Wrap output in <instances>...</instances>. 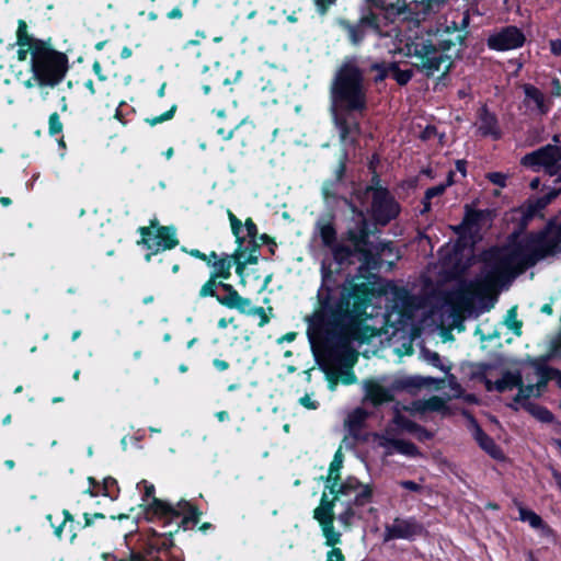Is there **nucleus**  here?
Here are the masks:
<instances>
[{
	"instance_id": "774afa93",
	"label": "nucleus",
	"mask_w": 561,
	"mask_h": 561,
	"mask_svg": "<svg viewBox=\"0 0 561 561\" xmlns=\"http://www.w3.org/2000/svg\"><path fill=\"white\" fill-rule=\"evenodd\" d=\"M161 557L164 559V561H184L182 551L178 548Z\"/></svg>"
},
{
	"instance_id": "ea45409f",
	"label": "nucleus",
	"mask_w": 561,
	"mask_h": 561,
	"mask_svg": "<svg viewBox=\"0 0 561 561\" xmlns=\"http://www.w3.org/2000/svg\"><path fill=\"white\" fill-rule=\"evenodd\" d=\"M516 389H518V392L514 397V402L519 403L523 409L525 410V404L529 401V398L531 396L538 398L541 396V391L537 390V383L536 385H524L522 382V386H518Z\"/></svg>"
},
{
	"instance_id": "0eeeda50",
	"label": "nucleus",
	"mask_w": 561,
	"mask_h": 561,
	"mask_svg": "<svg viewBox=\"0 0 561 561\" xmlns=\"http://www.w3.org/2000/svg\"><path fill=\"white\" fill-rule=\"evenodd\" d=\"M405 57L415 58L411 64L416 72L426 78H433L437 73L438 80L446 78L453 69L454 61L447 54L437 51L432 39L410 41L400 50Z\"/></svg>"
},
{
	"instance_id": "864d4df0",
	"label": "nucleus",
	"mask_w": 561,
	"mask_h": 561,
	"mask_svg": "<svg viewBox=\"0 0 561 561\" xmlns=\"http://www.w3.org/2000/svg\"><path fill=\"white\" fill-rule=\"evenodd\" d=\"M185 1H180L172 9L165 11L164 16L169 21H181L184 18Z\"/></svg>"
},
{
	"instance_id": "5fc2aeb1",
	"label": "nucleus",
	"mask_w": 561,
	"mask_h": 561,
	"mask_svg": "<svg viewBox=\"0 0 561 561\" xmlns=\"http://www.w3.org/2000/svg\"><path fill=\"white\" fill-rule=\"evenodd\" d=\"M211 271L210 273H219L224 272L227 268H230V262L228 261V253L222 252L218 260L211 262Z\"/></svg>"
},
{
	"instance_id": "6e6552de",
	"label": "nucleus",
	"mask_w": 561,
	"mask_h": 561,
	"mask_svg": "<svg viewBox=\"0 0 561 561\" xmlns=\"http://www.w3.org/2000/svg\"><path fill=\"white\" fill-rule=\"evenodd\" d=\"M355 217L348 224L346 230L342 233V241L355 247L362 260L369 264L379 256L386 247L390 244L380 242L375 244L370 237L376 232L377 227L370 222L364 211L354 207Z\"/></svg>"
},
{
	"instance_id": "2eb2a0df",
	"label": "nucleus",
	"mask_w": 561,
	"mask_h": 561,
	"mask_svg": "<svg viewBox=\"0 0 561 561\" xmlns=\"http://www.w3.org/2000/svg\"><path fill=\"white\" fill-rule=\"evenodd\" d=\"M242 76V70H237L233 76L229 73L228 67L221 65L219 61H214L211 65H206L202 70V90L204 94H209L211 89H221L222 87L230 85L237 82Z\"/></svg>"
},
{
	"instance_id": "69168bd1",
	"label": "nucleus",
	"mask_w": 561,
	"mask_h": 561,
	"mask_svg": "<svg viewBox=\"0 0 561 561\" xmlns=\"http://www.w3.org/2000/svg\"><path fill=\"white\" fill-rule=\"evenodd\" d=\"M438 131H437V128L436 126L434 125H427L421 133H420V136L419 138L422 140V141H427V140H431L432 138H434L435 136H437Z\"/></svg>"
},
{
	"instance_id": "79ce46f5",
	"label": "nucleus",
	"mask_w": 561,
	"mask_h": 561,
	"mask_svg": "<svg viewBox=\"0 0 561 561\" xmlns=\"http://www.w3.org/2000/svg\"><path fill=\"white\" fill-rule=\"evenodd\" d=\"M368 70L376 72V76L373 78L375 84L383 82L391 75L390 62L387 61L371 62Z\"/></svg>"
},
{
	"instance_id": "7c9ffc66",
	"label": "nucleus",
	"mask_w": 561,
	"mask_h": 561,
	"mask_svg": "<svg viewBox=\"0 0 561 561\" xmlns=\"http://www.w3.org/2000/svg\"><path fill=\"white\" fill-rule=\"evenodd\" d=\"M228 261L230 262V268L236 267V274L241 277V283L244 284L243 278L247 265H255L259 262L257 255H248L244 257V253L233 251L232 254H228Z\"/></svg>"
},
{
	"instance_id": "e433bc0d",
	"label": "nucleus",
	"mask_w": 561,
	"mask_h": 561,
	"mask_svg": "<svg viewBox=\"0 0 561 561\" xmlns=\"http://www.w3.org/2000/svg\"><path fill=\"white\" fill-rule=\"evenodd\" d=\"M227 216L230 221L231 232L236 238L237 248L234 251L244 253L247 249H243L245 238L241 236L243 227L242 221L230 209L227 210Z\"/></svg>"
},
{
	"instance_id": "680f3d73",
	"label": "nucleus",
	"mask_w": 561,
	"mask_h": 561,
	"mask_svg": "<svg viewBox=\"0 0 561 561\" xmlns=\"http://www.w3.org/2000/svg\"><path fill=\"white\" fill-rule=\"evenodd\" d=\"M247 230V236L250 238L251 241H255V238L259 234V229L256 224L253 221L251 217H248L242 224Z\"/></svg>"
},
{
	"instance_id": "de8ad7c7",
	"label": "nucleus",
	"mask_w": 561,
	"mask_h": 561,
	"mask_svg": "<svg viewBox=\"0 0 561 561\" xmlns=\"http://www.w3.org/2000/svg\"><path fill=\"white\" fill-rule=\"evenodd\" d=\"M176 110H178V105L173 104L168 111H165L164 113H162L160 115L152 116V117H146L145 123H147L150 126H156L158 124H162L167 121L172 119L176 113Z\"/></svg>"
},
{
	"instance_id": "20e7f679",
	"label": "nucleus",
	"mask_w": 561,
	"mask_h": 561,
	"mask_svg": "<svg viewBox=\"0 0 561 561\" xmlns=\"http://www.w3.org/2000/svg\"><path fill=\"white\" fill-rule=\"evenodd\" d=\"M30 65L33 79L41 88H55L69 70L68 56L53 47L51 38L36 43Z\"/></svg>"
},
{
	"instance_id": "603ef678",
	"label": "nucleus",
	"mask_w": 561,
	"mask_h": 561,
	"mask_svg": "<svg viewBox=\"0 0 561 561\" xmlns=\"http://www.w3.org/2000/svg\"><path fill=\"white\" fill-rule=\"evenodd\" d=\"M485 179L493 185L504 188L507 185L508 175L503 172H488Z\"/></svg>"
},
{
	"instance_id": "aec40b11",
	"label": "nucleus",
	"mask_w": 561,
	"mask_h": 561,
	"mask_svg": "<svg viewBox=\"0 0 561 561\" xmlns=\"http://www.w3.org/2000/svg\"><path fill=\"white\" fill-rule=\"evenodd\" d=\"M42 41V38H36L33 35L28 34L27 23L24 20L20 19L18 21L15 45L19 46V49L16 51V58L19 61H25L30 55L31 62H33L34 46H36L37 42Z\"/></svg>"
},
{
	"instance_id": "e2e57ef3",
	"label": "nucleus",
	"mask_w": 561,
	"mask_h": 561,
	"mask_svg": "<svg viewBox=\"0 0 561 561\" xmlns=\"http://www.w3.org/2000/svg\"><path fill=\"white\" fill-rule=\"evenodd\" d=\"M88 482L90 486L84 491V493L89 494L92 497L101 494V483L95 478L89 477Z\"/></svg>"
},
{
	"instance_id": "3c124183",
	"label": "nucleus",
	"mask_w": 561,
	"mask_h": 561,
	"mask_svg": "<svg viewBox=\"0 0 561 561\" xmlns=\"http://www.w3.org/2000/svg\"><path fill=\"white\" fill-rule=\"evenodd\" d=\"M242 313L249 314V316H257L260 318L259 327H261V328L266 325L271 320V318L266 313L265 309L260 306H255V307L250 306L247 308V311H243Z\"/></svg>"
},
{
	"instance_id": "c9c22d12",
	"label": "nucleus",
	"mask_w": 561,
	"mask_h": 561,
	"mask_svg": "<svg viewBox=\"0 0 561 561\" xmlns=\"http://www.w3.org/2000/svg\"><path fill=\"white\" fill-rule=\"evenodd\" d=\"M391 78L400 87H405L413 78L415 69H401L398 61H390Z\"/></svg>"
},
{
	"instance_id": "49530a36",
	"label": "nucleus",
	"mask_w": 561,
	"mask_h": 561,
	"mask_svg": "<svg viewBox=\"0 0 561 561\" xmlns=\"http://www.w3.org/2000/svg\"><path fill=\"white\" fill-rule=\"evenodd\" d=\"M505 324L517 336L522 335L523 321L517 319V306L512 307L506 314Z\"/></svg>"
},
{
	"instance_id": "7ed1b4c3",
	"label": "nucleus",
	"mask_w": 561,
	"mask_h": 561,
	"mask_svg": "<svg viewBox=\"0 0 561 561\" xmlns=\"http://www.w3.org/2000/svg\"><path fill=\"white\" fill-rule=\"evenodd\" d=\"M144 485L142 503L139 505L149 522L160 520L163 526H170L176 522V530L193 529L201 520V508L186 500H180L176 505L154 496L156 488L147 480H141L138 486Z\"/></svg>"
},
{
	"instance_id": "a211bd4d",
	"label": "nucleus",
	"mask_w": 561,
	"mask_h": 561,
	"mask_svg": "<svg viewBox=\"0 0 561 561\" xmlns=\"http://www.w3.org/2000/svg\"><path fill=\"white\" fill-rule=\"evenodd\" d=\"M331 113L341 142L350 147H356L362 135V125L354 117L357 113H344L341 111H331Z\"/></svg>"
},
{
	"instance_id": "423d86ee",
	"label": "nucleus",
	"mask_w": 561,
	"mask_h": 561,
	"mask_svg": "<svg viewBox=\"0 0 561 561\" xmlns=\"http://www.w3.org/2000/svg\"><path fill=\"white\" fill-rule=\"evenodd\" d=\"M405 12V4L389 5L387 13L376 11L373 8L362 10L360 16L356 22L347 19H339L337 25L345 32L347 41L355 47L360 46L368 33L382 36L383 27L393 23L397 18Z\"/></svg>"
},
{
	"instance_id": "c03bdc74",
	"label": "nucleus",
	"mask_w": 561,
	"mask_h": 561,
	"mask_svg": "<svg viewBox=\"0 0 561 561\" xmlns=\"http://www.w3.org/2000/svg\"><path fill=\"white\" fill-rule=\"evenodd\" d=\"M101 494L112 500H116L119 494L118 482L113 477H106L101 483Z\"/></svg>"
},
{
	"instance_id": "393cba45",
	"label": "nucleus",
	"mask_w": 561,
	"mask_h": 561,
	"mask_svg": "<svg viewBox=\"0 0 561 561\" xmlns=\"http://www.w3.org/2000/svg\"><path fill=\"white\" fill-rule=\"evenodd\" d=\"M522 382L523 376L520 371L505 370L502 377L496 381L485 379V389L486 391H497L499 393H504L508 390L517 388L518 386H522Z\"/></svg>"
},
{
	"instance_id": "6e6d98bb",
	"label": "nucleus",
	"mask_w": 561,
	"mask_h": 561,
	"mask_svg": "<svg viewBox=\"0 0 561 561\" xmlns=\"http://www.w3.org/2000/svg\"><path fill=\"white\" fill-rule=\"evenodd\" d=\"M353 501L347 504L345 510L339 515V520L344 526H350L352 524L353 518L355 517V510H354Z\"/></svg>"
},
{
	"instance_id": "09e8293b",
	"label": "nucleus",
	"mask_w": 561,
	"mask_h": 561,
	"mask_svg": "<svg viewBox=\"0 0 561 561\" xmlns=\"http://www.w3.org/2000/svg\"><path fill=\"white\" fill-rule=\"evenodd\" d=\"M446 408L445 400L438 396H433L423 403V410L431 412H440L446 410Z\"/></svg>"
},
{
	"instance_id": "bb28decb",
	"label": "nucleus",
	"mask_w": 561,
	"mask_h": 561,
	"mask_svg": "<svg viewBox=\"0 0 561 561\" xmlns=\"http://www.w3.org/2000/svg\"><path fill=\"white\" fill-rule=\"evenodd\" d=\"M539 380L537 381V390H545L550 380H554L557 386L561 389V370L550 367L546 364V358L537 359L534 363Z\"/></svg>"
},
{
	"instance_id": "1a4fd4ad",
	"label": "nucleus",
	"mask_w": 561,
	"mask_h": 561,
	"mask_svg": "<svg viewBox=\"0 0 561 561\" xmlns=\"http://www.w3.org/2000/svg\"><path fill=\"white\" fill-rule=\"evenodd\" d=\"M507 245L511 248L523 272L535 266L547 256L553 255V252L549 248L548 239L545 238V233L541 230L530 231L522 238L513 233L510 237Z\"/></svg>"
},
{
	"instance_id": "a19ab883",
	"label": "nucleus",
	"mask_w": 561,
	"mask_h": 561,
	"mask_svg": "<svg viewBox=\"0 0 561 561\" xmlns=\"http://www.w3.org/2000/svg\"><path fill=\"white\" fill-rule=\"evenodd\" d=\"M486 214L488 210L476 209L469 205H466L462 220L465 221V225L474 228L480 225V222L485 218Z\"/></svg>"
},
{
	"instance_id": "9d476101",
	"label": "nucleus",
	"mask_w": 561,
	"mask_h": 561,
	"mask_svg": "<svg viewBox=\"0 0 561 561\" xmlns=\"http://www.w3.org/2000/svg\"><path fill=\"white\" fill-rule=\"evenodd\" d=\"M141 236L138 244H142L148 252L145 254V261L150 262L151 259L162 251L172 250L179 245L180 241L176 237V228L174 226H159L158 220L150 221V226L138 228Z\"/></svg>"
},
{
	"instance_id": "ddd939ff",
	"label": "nucleus",
	"mask_w": 561,
	"mask_h": 561,
	"mask_svg": "<svg viewBox=\"0 0 561 561\" xmlns=\"http://www.w3.org/2000/svg\"><path fill=\"white\" fill-rule=\"evenodd\" d=\"M325 489L333 495L329 501L333 502V508L340 496H347L353 492H357L353 504L356 507H363L373 501L374 488L371 484H363L356 477L348 476L345 480L333 481L325 484Z\"/></svg>"
},
{
	"instance_id": "473e14b6",
	"label": "nucleus",
	"mask_w": 561,
	"mask_h": 561,
	"mask_svg": "<svg viewBox=\"0 0 561 561\" xmlns=\"http://www.w3.org/2000/svg\"><path fill=\"white\" fill-rule=\"evenodd\" d=\"M541 231L545 233V238L548 239L549 248L554 254L561 243V224L556 218H552Z\"/></svg>"
},
{
	"instance_id": "58836bf2",
	"label": "nucleus",
	"mask_w": 561,
	"mask_h": 561,
	"mask_svg": "<svg viewBox=\"0 0 561 561\" xmlns=\"http://www.w3.org/2000/svg\"><path fill=\"white\" fill-rule=\"evenodd\" d=\"M518 513L519 520L528 523L529 526L534 529H542L548 527L540 515L527 507H524L523 505L518 506Z\"/></svg>"
},
{
	"instance_id": "f3484780",
	"label": "nucleus",
	"mask_w": 561,
	"mask_h": 561,
	"mask_svg": "<svg viewBox=\"0 0 561 561\" xmlns=\"http://www.w3.org/2000/svg\"><path fill=\"white\" fill-rule=\"evenodd\" d=\"M425 533V528L415 517H396L392 524L385 526L382 536L383 542H388L397 539L414 540L416 537L422 536Z\"/></svg>"
},
{
	"instance_id": "5701e85b",
	"label": "nucleus",
	"mask_w": 561,
	"mask_h": 561,
	"mask_svg": "<svg viewBox=\"0 0 561 561\" xmlns=\"http://www.w3.org/2000/svg\"><path fill=\"white\" fill-rule=\"evenodd\" d=\"M219 289H221L225 295L218 297V304L228 309L243 312L247 311V308L252 304L250 298L242 297L238 290L227 282L221 283V280H219Z\"/></svg>"
},
{
	"instance_id": "37998d69",
	"label": "nucleus",
	"mask_w": 561,
	"mask_h": 561,
	"mask_svg": "<svg viewBox=\"0 0 561 561\" xmlns=\"http://www.w3.org/2000/svg\"><path fill=\"white\" fill-rule=\"evenodd\" d=\"M218 289H219V280L216 282L215 278H213L209 275L208 279L199 288L198 298L204 299V298L211 297L218 301V297H220V295L218 294Z\"/></svg>"
},
{
	"instance_id": "4be33fe9",
	"label": "nucleus",
	"mask_w": 561,
	"mask_h": 561,
	"mask_svg": "<svg viewBox=\"0 0 561 561\" xmlns=\"http://www.w3.org/2000/svg\"><path fill=\"white\" fill-rule=\"evenodd\" d=\"M470 422L473 430V438L476 439L479 447L484 450L491 458L495 460H503L505 455L502 448L490 435L483 431V428L472 415H470Z\"/></svg>"
},
{
	"instance_id": "4d7b16f0",
	"label": "nucleus",
	"mask_w": 561,
	"mask_h": 561,
	"mask_svg": "<svg viewBox=\"0 0 561 561\" xmlns=\"http://www.w3.org/2000/svg\"><path fill=\"white\" fill-rule=\"evenodd\" d=\"M336 1L337 0H312L317 13L321 16L325 15Z\"/></svg>"
},
{
	"instance_id": "a878e982",
	"label": "nucleus",
	"mask_w": 561,
	"mask_h": 561,
	"mask_svg": "<svg viewBox=\"0 0 561 561\" xmlns=\"http://www.w3.org/2000/svg\"><path fill=\"white\" fill-rule=\"evenodd\" d=\"M365 391L366 399L376 408L394 401L393 391L377 381H368L365 386Z\"/></svg>"
},
{
	"instance_id": "338daca9",
	"label": "nucleus",
	"mask_w": 561,
	"mask_h": 561,
	"mask_svg": "<svg viewBox=\"0 0 561 561\" xmlns=\"http://www.w3.org/2000/svg\"><path fill=\"white\" fill-rule=\"evenodd\" d=\"M325 561H345V556L340 548L333 547L328 551Z\"/></svg>"
},
{
	"instance_id": "f03ea898",
	"label": "nucleus",
	"mask_w": 561,
	"mask_h": 561,
	"mask_svg": "<svg viewBox=\"0 0 561 561\" xmlns=\"http://www.w3.org/2000/svg\"><path fill=\"white\" fill-rule=\"evenodd\" d=\"M331 111L357 113L364 116L368 111V85L365 70L355 57L346 58L336 68L330 83Z\"/></svg>"
},
{
	"instance_id": "72a5a7b5",
	"label": "nucleus",
	"mask_w": 561,
	"mask_h": 561,
	"mask_svg": "<svg viewBox=\"0 0 561 561\" xmlns=\"http://www.w3.org/2000/svg\"><path fill=\"white\" fill-rule=\"evenodd\" d=\"M329 249L332 252L333 259L339 264H344L351 257L358 255V252L355 250V247H353L352 244L336 242L334 245H332Z\"/></svg>"
},
{
	"instance_id": "39448f33",
	"label": "nucleus",
	"mask_w": 561,
	"mask_h": 561,
	"mask_svg": "<svg viewBox=\"0 0 561 561\" xmlns=\"http://www.w3.org/2000/svg\"><path fill=\"white\" fill-rule=\"evenodd\" d=\"M480 261L483 274V280L480 284L482 289L503 286L524 273L507 244L492 245L483 250Z\"/></svg>"
},
{
	"instance_id": "c756f323",
	"label": "nucleus",
	"mask_w": 561,
	"mask_h": 561,
	"mask_svg": "<svg viewBox=\"0 0 561 561\" xmlns=\"http://www.w3.org/2000/svg\"><path fill=\"white\" fill-rule=\"evenodd\" d=\"M316 227L323 247L329 249L337 242V231L333 216H330L328 220H318Z\"/></svg>"
},
{
	"instance_id": "a18cd8bd",
	"label": "nucleus",
	"mask_w": 561,
	"mask_h": 561,
	"mask_svg": "<svg viewBox=\"0 0 561 561\" xmlns=\"http://www.w3.org/2000/svg\"><path fill=\"white\" fill-rule=\"evenodd\" d=\"M368 414L364 409L357 408L356 410H354L353 413L350 414L347 420L350 431L354 432L356 430H360Z\"/></svg>"
},
{
	"instance_id": "cd10ccee",
	"label": "nucleus",
	"mask_w": 561,
	"mask_h": 561,
	"mask_svg": "<svg viewBox=\"0 0 561 561\" xmlns=\"http://www.w3.org/2000/svg\"><path fill=\"white\" fill-rule=\"evenodd\" d=\"M380 446H391L397 453L411 458L421 456L419 447L414 443L405 439L383 437L382 442H380Z\"/></svg>"
},
{
	"instance_id": "f257e3e1",
	"label": "nucleus",
	"mask_w": 561,
	"mask_h": 561,
	"mask_svg": "<svg viewBox=\"0 0 561 561\" xmlns=\"http://www.w3.org/2000/svg\"><path fill=\"white\" fill-rule=\"evenodd\" d=\"M375 295L369 282H350L339 288L325 277L317 291V304L308 319L309 329L324 337L328 355L334 362L343 363L342 383L350 386L357 381L352 370L357 354L350 347L352 339H357L362 325L367 320V309Z\"/></svg>"
},
{
	"instance_id": "052dcab7",
	"label": "nucleus",
	"mask_w": 561,
	"mask_h": 561,
	"mask_svg": "<svg viewBox=\"0 0 561 561\" xmlns=\"http://www.w3.org/2000/svg\"><path fill=\"white\" fill-rule=\"evenodd\" d=\"M368 3V8H373L375 10H379L381 12L387 13V9H389V5H400L399 3H392L388 0H366Z\"/></svg>"
},
{
	"instance_id": "0e129e2a",
	"label": "nucleus",
	"mask_w": 561,
	"mask_h": 561,
	"mask_svg": "<svg viewBox=\"0 0 561 561\" xmlns=\"http://www.w3.org/2000/svg\"><path fill=\"white\" fill-rule=\"evenodd\" d=\"M446 191V185H443L442 183L432 187H428L424 195L425 199H433L434 197L442 196Z\"/></svg>"
},
{
	"instance_id": "2f4dec72",
	"label": "nucleus",
	"mask_w": 561,
	"mask_h": 561,
	"mask_svg": "<svg viewBox=\"0 0 561 561\" xmlns=\"http://www.w3.org/2000/svg\"><path fill=\"white\" fill-rule=\"evenodd\" d=\"M437 43L434 44V47L437 49V51H442V54H447L453 47H455L457 44L459 46L466 45V39L468 36V32L459 33L455 36V38H445L443 32L440 30H437Z\"/></svg>"
},
{
	"instance_id": "dca6fc26",
	"label": "nucleus",
	"mask_w": 561,
	"mask_h": 561,
	"mask_svg": "<svg viewBox=\"0 0 561 561\" xmlns=\"http://www.w3.org/2000/svg\"><path fill=\"white\" fill-rule=\"evenodd\" d=\"M526 41L522 28L516 25H506L490 34L486 45L491 50L507 51L522 48Z\"/></svg>"
},
{
	"instance_id": "4468645a",
	"label": "nucleus",
	"mask_w": 561,
	"mask_h": 561,
	"mask_svg": "<svg viewBox=\"0 0 561 561\" xmlns=\"http://www.w3.org/2000/svg\"><path fill=\"white\" fill-rule=\"evenodd\" d=\"M313 518L319 523L322 535L325 538V546L335 547L341 542V533L334 528L335 514L333 502L329 501L325 492L322 493L320 505L313 511Z\"/></svg>"
},
{
	"instance_id": "c85d7f7f",
	"label": "nucleus",
	"mask_w": 561,
	"mask_h": 561,
	"mask_svg": "<svg viewBox=\"0 0 561 561\" xmlns=\"http://www.w3.org/2000/svg\"><path fill=\"white\" fill-rule=\"evenodd\" d=\"M178 531L179 530H176L175 527L174 530H169L163 535H159L157 539L149 546V557L168 554L170 551L174 550L176 547L173 540V535Z\"/></svg>"
},
{
	"instance_id": "f704fd0d",
	"label": "nucleus",
	"mask_w": 561,
	"mask_h": 561,
	"mask_svg": "<svg viewBox=\"0 0 561 561\" xmlns=\"http://www.w3.org/2000/svg\"><path fill=\"white\" fill-rule=\"evenodd\" d=\"M525 411L542 423H552L554 421L553 413L546 407L534 402L525 404Z\"/></svg>"
},
{
	"instance_id": "9b49d317",
	"label": "nucleus",
	"mask_w": 561,
	"mask_h": 561,
	"mask_svg": "<svg viewBox=\"0 0 561 561\" xmlns=\"http://www.w3.org/2000/svg\"><path fill=\"white\" fill-rule=\"evenodd\" d=\"M367 211L375 227H386L399 217L401 205L389 188H375Z\"/></svg>"
},
{
	"instance_id": "bf43d9fd",
	"label": "nucleus",
	"mask_w": 561,
	"mask_h": 561,
	"mask_svg": "<svg viewBox=\"0 0 561 561\" xmlns=\"http://www.w3.org/2000/svg\"><path fill=\"white\" fill-rule=\"evenodd\" d=\"M492 368L493 366L489 363H479L474 371V377L485 385V379H489L486 373Z\"/></svg>"
},
{
	"instance_id": "6ab92c4d",
	"label": "nucleus",
	"mask_w": 561,
	"mask_h": 561,
	"mask_svg": "<svg viewBox=\"0 0 561 561\" xmlns=\"http://www.w3.org/2000/svg\"><path fill=\"white\" fill-rule=\"evenodd\" d=\"M479 121L478 131L482 137H491L493 140H500L503 137L499 118L494 112H491L486 104H483L477 112Z\"/></svg>"
},
{
	"instance_id": "8fccbe9b",
	"label": "nucleus",
	"mask_w": 561,
	"mask_h": 561,
	"mask_svg": "<svg viewBox=\"0 0 561 561\" xmlns=\"http://www.w3.org/2000/svg\"><path fill=\"white\" fill-rule=\"evenodd\" d=\"M64 124L57 112H54L48 117V134L54 137L62 133Z\"/></svg>"
},
{
	"instance_id": "412c9836",
	"label": "nucleus",
	"mask_w": 561,
	"mask_h": 561,
	"mask_svg": "<svg viewBox=\"0 0 561 561\" xmlns=\"http://www.w3.org/2000/svg\"><path fill=\"white\" fill-rule=\"evenodd\" d=\"M558 196L559 192L557 188H551L542 196L528 198L520 207L523 224H527L534 217L540 215L541 211Z\"/></svg>"
},
{
	"instance_id": "4c0bfd02",
	"label": "nucleus",
	"mask_w": 561,
	"mask_h": 561,
	"mask_svg": "<svg viewBox=\"0 0 561 561\" xmlns=\"http://www.w3.org/2000/svg\"><path fill=\"white\" fill-rule=\"evenodd\" d=\"M343 466V454L341 449H337L333 456L332 461L329 466V472L327 477H322L321 479L325 481V484H330L333 481H340L341 480V469Z\"/></svg>"
},
{
	"instance_id": "b1692460",
	"label": "nucleus",
	"mask_w": 561,
	"mask_h": 561,
	"mask_svg": "<svg viewBox=\"0 0 561 561\" xmlns=\"http://www.w3.org/2000/svg\"><path fill=\"white\" fill-rule=\"evenodd\" d=\"M523 91L525 95L524 104L526 107L533 110L530 103H534L538 114L547 115L550 112L552 102L546 99V95L539 88L530 83H525L523 85Z\"/></svg>"
},
{
	"instance_id": "f8f14e48",
	"label": "nucleus",
	"mask_w": 561,
	"mask_h": 561,
	"mask_svg": "<svg viewBox=\"0 0 561 561\" xmlns=\"http://www.w3.org/2000/svg\"><path fill=\"white\" fill-rule=\"evenodd\" d=\"M560 161L561 146L548 144L523 156L519 163L534 172H539L543 168L548 175L553 176L561 170Z\"/></svg>"
},
{
	"instance_id": "13d9d810",
	"label": "nucleus",
	"mask_w": 561,
	"mask_h": 561,
	"mask_svg": "<svg viewBox=\"0 0 561 561\" xmlns=\"http://www.w3.org/2000/svg\"><path fill=\"white\" fill-rule=\"evenodd\" d=\"M380 182L381 180L379 173L377 171L371 172L370 184L366 186L365 193L373 196L375 188H387L386 186H382Z\"/></svg>"
}]
</instances>
